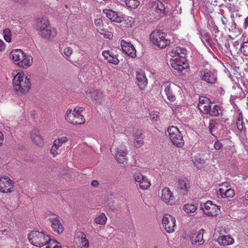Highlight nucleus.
Listing matches in <instances>:
<instances>
[{
    "mask_svg": "<svg viewBox=\"0 0 248 248\" xmlns=\"http://www.w3.org/2000/svg\"><path fill=\"white\" fill-rule=\"evenodd\" d=\"M162 87L164 88V92L168 99L170 102H174L175 100V96L171 88V83L170 82L165 83Z\"/></svg>",
    "mask_w": 248,
    "mask_h": 248,
    "instance_id": "24",
    "label": "nucleus"
},
{
    "mask_svg": "<svg viewBox=\"0 0 248 248\" xmlns=\"http://www.w3.org/2000/svg\"><path fill=\"white\" fill-rule=\"evenodd\" d=\"M219 235L217 239L218 244L223 247L232 245L234 243V240L230 235L224 234L222 231L218 232Z\"/></svg>",
    "mask_w": 248,
    "mask_h": 248,
    "instance_id": "15",
    "label": "nucleus"
},
{
    "mask_svg": "<svg viewBox=\"0 0 248 248\" xmlns=\"http://www.w3.org/2000/svg\"><path fill=\"white\" fill-rule=\"evenodd\" d=\"M214 148L216 150H220L223 148V144L218 140L215 141L214 145Z\"/></svg>",
    "mask_w": 248,
    "mask_h": 248,
    "instance_id": "49",
    "label": "nucleus"
},
{
    "mask_svg": "<svg viewBox=\"0 0 248 248\" xmlns=\"http://www.w3.org/2000/svg\"><path fill=\"white\" fill-rule=\"evenodd\" d=\"M133 178L137 186L143 190L147 189L151 186V183L147 177L142 175L140 172L133 174Z\"/></svg>",
    "mask_w": 248,
    "mask_h": 248,
    "instance_id": "8",
    "label": "nucleus"
},
{
    "mask_svg": "<svg viewBox=\"0 0 248 248\" xmlns=\"http://www.w3.org/2000/svg\"><path fill=\"white\" fill-rule=\"evenodd\" d=\"M156 9L160 11V13L163 14L164 13L165 10V7L164 4L161 1H158L156 2Z\"/></svg>",
    "mask_w": 248,
    "mask_h": 248,
    "instance_id": "43",
    "label": "nucleus"
},
{
    "mask_svg": "<svg viewBox=\"0 0 248 248\" xmlns=\"http://www.w3.org/2000/svg\"><path fill=\"white\" fill-rule=\"evenodd\" d=\"M194 165L198 168H202L205 164V161L199 157L196 156L193 161Z\"/></svg>",
    "mask_w": 248,
    "mask_h": 248,
    "instance_id": "37",
    "label": "nucleus"
},
{
    "mask_svg": "<svg viewBox=\"0 0 248 248\" xmlns=\"http://www.w3.org/2000/svg\"><path fill=\"white\" fill-rule=\"evenodd\" d=\"M137 79L139 88L141 90H144L147 85L146 76L142 73H138L137 74Z\"/></svg>",
    "mask_w": 248,
    "mask_h": 248,
    "instance_id": "27",
    "label": "nucleus"
},
{
    "mask_svg": "<svg viewBox=\"0 0 248 248\" xmlns=\"http://www.w3.org/2000/svg\"><path fill=\"white\" fill-rule=\"evenodd\" d=\"M127 153V149L124 145H121L116 149L115 154V159L122 167L124 166L126 163Z\"/></svg>",
    "mask_w": 248,
    "mask_h": 248,
    "instance_id": "14",
    "label": "nucleus"
},
{
    "mask_svg": "<svg viewBox=\"0 0 248 248\" xmlns=\"http://www.w3.org/2000/svg\"><path fill=\"white\" fill-rule=\"evenodd\" d=\"M13 86L14 90L18 93L25 94L31 89L30 78L23 72H18L13 79Z\"/></svg>",
    "mask_w": 248,
    "mask_h": 248,
    "instance_id": "1",
    "label": "nucleus"
},
{
    "mask_svg": "<svg viewBox=\"0 0 248 248\" xmlns=\"http://www.w3.org/2000/svg\"><path fill=\"white\" fill-rule=\"evenodd\" d=\"M108 58L109 59L108 60V62L109 63H111L117 65L120 62V61L118 59L117 56L116 55H114L113 54H112V55L110 57H108Z\"/></svg>",
    "mask_w": 248,
    "mask_h": 248,
    "instance_id": "41",
    "label": "nucleus"
},
{
    "mask_svg": "<svg viewBox=\"0 0 248 248\" xmlns=\"http://www.w3.org/2000/svg\"><path fill=\"white\" fill-rule=\"evenodd\" d=\"M127 20L129 22V25L131 26L134 23V19L131 17H128L127 18Z\"/></svg>",
    "mask_w": 248,
    "mask_h": 248,
    "instance_id": "61",
    "label": "nucleus"
},
{
    "mask_svg": "<svg viewBox=\"0 0 248 248\" xmlns=\"http://www.w3.org/2000/svg\"><path fill=\"white\" fill-rule=\"evenodd\" d=\"M121 46L123 51L129 56L134 58L136 56V50L130 43L127 42L124 40L121 41Z\"/></svg>",
    "mask_w": 248,
    "mask_h": 248,
    "instance_id": "16",
    "label": "nucleus"
},
{
    "mask_svg": "<svg viewBox=\"0 0 248 248\" xmlns=\"http://www.w3.org/2000/svg\"><path fill=\"white\" fill-rule=\"evenodd\" d=\"M112 55V53L110 52L109 50L107 51H103L102 52V55L105 58L106 60L109 59L108 57H110Z\"/></svg>",
    "mask_w": 248,
    "mask_h": 248,
    "instance_id": "47",
    "label": "nucleus"
},
{
    "mask_svg": "<svg viewBox=\"0 0 248 248\" xmlns=\"http://www.w3.org/2000/svg\"><path fill=\"white\" fill-rule=\"evenodd\" d=\"M14 190V182L8 176L0 177V191L3 193L12 192Z\"/></svg>",
    "mask_w": 248,
    "mask_h": 248,
    "instance_id": "13",
    "label": "nucleus"
},
{
    "mask_svg": "<svg viewBox=\"0 0 248 248\" xmlns=\"http://www.w3.org/2000/svg\"><path fill=\"white\" fill-rule=\"evenodd\" d=\"M218 197L221 198H232L235 195V191L234 189L229 188L226 190L223 188H219L217 192Z\"/></svg>",
    "mask_w": 248,
    "mask_h": 248,
    "instance_id": "23",
    "label": "nucleus"
},
{
    "mask_svg": "<svg viewBox=\"0 0 248 248\" xmlns=\"http://www.w3.org/2000/svg\"><path fill=\"white\" fill-rule=\"evenodd\" d=\"M72 53L73 49L69 46L65 47L63 51V55L67 60H69Z\"/></svg>",
    "mask_w": 248,
    "mask_h": 248,
    "instance_id": "38",
    "label": "nucleus"
},
{
    "mask_svg": "<svg viewBox=\"0 0 248 248\" xmlns=\"http://www.w3.org/2000/svg\"><path fill=\"white\" fill-rule=\"evenodd\" d=\"M198 33L200 35V38L202 43H204L203 39L207 41L209 38L208 32L206 30L200 28H198Z\"/></svg>",
    "mask_w": 248,
    "mask_h": 248,
    "instance_id": "34",
    "label": "nucleus"
},
{
    "mask_svg": "<svg viewBox=\"0 0 248 248\" xmlns=\"http://www.w3.org/2000/svg\"><path fill=\"white\" fill-rule=\"evenodd\" d=\"M89 246V243L88 239L86 238V235L82 234L80 240V248H88Z\"/></svg>",
    "mask_w": 248,
    "mask_h": 248,
    "instance_id": "36",
    "label": "nucleus"
},
{
    "mask_svg": "<svg viewBox=\"0 0 248 248\" xmlns=\"http://www.w3.org/2000/svg\"><path fill=\"white\" fill-rule=\"evenodd\" d=\"M170 107L171 108L172 111L175 113L179 112L181 109V108L179 106L176 104H171Z\"/></svg>",
    "mask_w": 248,
    "mask_h": 248,
    "instance_id": "46",
    "label": "nucleus"
},
{
    "mask_svg": "<svg viewBox=\"0 0 248 248\" xmlns=\"http://www.w3.org/2000/svg\"><path fill=\"white\" fill-rule=\"evenodd\" d=\"M90 94L91 98L92 99L94 100L98 103H101L103 98L102 92L100 90H94L92 92H91Z\"/></svg>",
    "mask_w": 248,
    "mask_h": 248,
    "instance_id": "31",
    "label": "nucleus"
},
{
    "mask_svg": "<svg viewBox=\"0 0 248 248\" xmlns=\"http://www.w3.org/2000/svg\"><path fill=\"white\" fill-rule=\"evenodd\" d=\"M211 31L214 32L215 33H217L219 32V30L217 25H216L214 23H212L211 26Z\"/></svg>",
    "mask_w": 248,
    "mask_h": 248,
    "instance_id": "50",
    "label": "nucleus"
},
{
    "mask_svg": "<svg viewBox=\"0 0 248 248\" xmlns=\"http://www.w3.org/2000/svg\"><path fill=\"white\" fill-rule=\"evenodd\" d=\"M170 55L172 58H181L184 60V58H186V49L183 47H176L171 50Z\"/></svg>",
    "mask_w": 248,
    "mask_h": 248,
    "instance_id": "25",
    "label": "nucleus"
},
{
    "mask_svg": "<svg viewBox=\"0 0 248 248\" xmlns=\"http://www.w3.org/2000/svg\"><path fill=\"white\" fill-rule=\"evenodd\" d=\"M200 208L209 216H216L220 212V206L213 204L211 201H207L203 205H201Z\"/></svg>",
    "mask_w": 248,
    "mask_h": 248,
    "instance_id": "10",
    "label": "nucleus"
},
{
    "mask_svg": "<svg viewBox=\"0 0 248 248\" xmlns=\"http://www.w3.org/2000/svg\"><path fill=\"white\" fill-rule=\"evenodd\" d=\"M166 34L159 31H155L150 35L151 41L156 46L163 48L170 43V40L166 38Z\"/></svg>",
    "mask_w": 248,
    "mask_h": 248,
    "instance_id": "6",
    "label": "nucleus"
},
{
    "mask_svg": "<svg viewBox=\"0 0 248 248\" xmlns=\"http://www.w3.org/2000/svg\"><path fill=\"white\" fill-rule=\"evenodd\" d=\"M243 116L241 113H239L238 117L237 118V121L236 122V124H243V122L242 121Z\"/></svg>",
    "mask_w": 248,
    "mask_h": 248,
    "instance_id": "52",
    "label": "nucleus"
},
{
    "mask_svg": "<svg viewBox=\"0 0 248 248\" xmlns=\"http://www.w3.org/2000/svg\"><path fill=\"white\" fill-rule=\"evenodd\" d=\"M14 1L20 3L21 4H24L28 3V0H14Z\"/></svg>",
    "mask_w": 248,
    "mask_h": 248,
    "instance_id": "54",
    "label": "nucleus"
},
{
    "mask_svg": "<svg viewBox=\"0 0 248 248\" xmlns=\"http://www.w3.org/2000/svg\"><path fill=\"white\" fill-rule=\"evenodd\" d=\"M3 38L5 41L10 43L12 41V32L10 29L5 28L3 31Z\"/></svg>",
    "mask_w": 248,
    "mask_h": 248,
    "instance_id": "33",
    "label": "nucleus"
},
{
    "mask_svg": "<svg viewBox=\"0 0 248 248\" xmlns=\"http://www.w3.org/2000/svg\"><path fill=\"white\" fill-rule=\"evenodd\" d=\"M141 0H125L126 5L131 9L137 8L140 4Z\"/></svg>",
    "mask_w": 248,
    "mask_h": 248,
    "instance_id": "35",
    "label": "nucleus"
},
{
    "mask_svg": "<svg viewBox=\"0 0 248 248\" xmlns=\"http://www.w3.org/2000/svg\"><path fill=\"white\" fill-rule=\"evenodd\" d=\"M201 79L209 84H214L217 81L216 74L207 68H202L200 72Z\"/></svg>",
    "mask_w": 248,
    "mask_h": 248,
    "instance_id": "9",
    "label": "nucleus"
},
{
    "mask_svg": "<svg viewBox=\"0 0 248 248\" xmlns=\"http://www.w3.org/2000/svg\"><path fill=\"white\" fill-rule=\"evenodd\" d=\"M5 44L4 42L0 39V52H2L5 49Z\"/></svg>",
    "mask_w": 248,
    "mask_h": 248,
    "instance_id": "51",
    "label": "nucleus"
},
{
    "mask_svg": "<svg viewBox=\"0 0 248 248\" xmlns=\"http://www.w3.org/2000/svg\"><path fill=\"white\" fill-rule=\"evenodd\" d=\"M204 230L201 229L198 232H195L192 233L190 236V240L193 244L197 245H201L204 242L203 238V234Z\"/></svg>",
    "mask_w": 248,
    "mask_h": 248,
    "instance_id": "17",
    "label": "nucleus"
},
{
    "mask_svg": "<svg viewBox=\"0 0 248 248\" xmlns=\"http://www.w3.org/2000/svg\"><path fill=\"white\" fill-rule=\"evenodd\" d=\"M144 136L141 131L137 130L134 134V140L135 146L137 147H140L144 143Z\"/></svg>",
    "mask_w": 248,
    "mask_h": 248,
    "instance_id": "28",
    "label": "nucleus"
},
{
    "mask_svg": "<svg viewBox=\"0 0 248 248\" xmlns=\"http://www.w3.org/2000/svg\"><path fill=\"white\" fill-rule=\"evenodd\" d=\"M218 91L219 92L220 94H224L225 93V91L222 87H219L218 89Z\"/></svg>",
    "mask_w": 248,
    "mask_h": 248,
    "instance_id": "60",
    "label": "nucleus"
},
{
    "mask_svg": "<svg viewBox=\"0 0 248 248\" xmlns=\"http://www.w3.org/2000/svg\"><path fill=\"white\" fill-rule=\"evenodd\" d=\"M244 28L247 29L248 28V16L246 17L244 21Z\"/></svg>",
    "mask_w": 248,
    "mask_h": 248,
    "instance_id": "56",
    "label": "nucleus"
},
{
    "mask_svg": "<svg viewBox=\"0 0 248 248\" xmlns=\"http://www.w3.org/2000/svg\"><path fill=\"white\" fill-rule=\"evenodd\" d=\"M107 220V217L104 213H101L100 215L96 217L94 219L95 222L96 224L100 225L105 224Z\"/></svg>",
    "mask_w": 248,
    "mask_h": 248,
    "instance_id": "32",
    "label": "nucleus"
},
{
    "mask_svg": "<svg viewBox=\"0 0 248 248\" xmlns=\"http://www.w3.org/2000/svg\"><path fill=\"white\" fill-rule=\"evenodd\" d=\"M3 135L2 133L0 131V146L2 145L3 141Z\"/></svg>",
    "mask_w": 248,
    "mask_h": 248,
    "instance_id": "57",
    "label": "nucleus"
},
{
    "mask_svg": "<svg viewBox=\"0 0 248 248\" xmlns=\"http://www.w3.org/2000/svg\"><path fill=\"white\" fill-rule=\"evenodd\" d=\"M150 115V118L155 121H157L159 119V112L157 111H153Z\"/></svg>",
    "mask_w": 248,
    "mask_h": 248,
    "instance_id": "45",
    "label": "nucleus"
},
{
    "mask_svg": "<svg viewBox=\"0 0 248 248\" xmlns=\"http://www.w3.org/2000/svg\"><path fill=\"white\" fill-rule=\"evenodd\" d=\"M91 185L93 186H96L98 185V182L96 180H93L92 182Z\"/></svg>",
    "mask_w": 248,
    "mask_h": 248,
    "instance_id": "62",
    "label": "nucleus"
},
{
    "mask_svg": "<svg viewBox=\"0 0 248 248\" xmlns=\"http://www.w3.org/2000/svg\"><path fill=\"white\" fill-rule=\"evenodd\" d=\"M221 22L224 25V26H226V18L224 16H222L221 18Z\"/></svg>",
    "mask_w": 248,
    "mask_h": 248,
    "instance_id": "59",
    "label": "nucleus"
},
{
    "mask_svg": "<svg viewBox=\"0 0 248 248\" xmlns=\"http://www.w3.org/2000/svg\"><path fill=\"white\" fill-rule=\"evenodd\" d=\"M68 141L67 138L65 137H63L60 139L56 140L54 141L55 145H57L59 147H61L62 144Z\"/></svg>",
    "mask_w": 248,
    "mask_h": 248,
    "instance_id": "40",
    "label": "nucleus"
},
{
    "mask_svg": "<svg viewBox=\"0 0 248 248\" xmlns=\"http://www.w3.org/2000/svg\"><path fill=\"white\" fill-rule=\"evenodd\" d=\"M220 231H222L223 233H224V234H226L229 233V230L228 228H224L221 230Z\"/></svg>",
    "mask_w": 248,
    "mask_h": 248,
    "instance_id": "63",
    "label": "nucleus"
},
{
    "mask_svg": "<svg viewBox=\"0 0 248 248\" xmlns=\"http://www.w3.org/2000/svg\"><path fill=\"white\" fill-rule=\"evenodd\" d=\"M48 220L51 223V227L55 232L58 234H61L63 232L64 230L63 224L58 216L51 213Z\"/></svg>",
    "mask_w": 248,
    "mask_h": 248,
    "instance_id": "11",
    "label": "nucleus"
},
{
    "mask_svg": "<svg viewBox=\"0 0 248 248\" xmlns=\"http://www.w3.org/2000/svg\"><path fill=\"white\" fill-rule=\"evenodd\" d=\"M49 26L50 25L48 20L46 18H42L37 21L35 26V30L38 32V34L41 36V34H44L43 31Z\"/></svg>",
    "mask_w": 248,
    "mask_h": 248,
    "instance_id": "19",
    "label": "nucleus"
},
{
    "mask_svg": "<svg viewBox=\"0 0 248 248\" xmlns=\"http://www.w3.org/2000/svg\"><path fill=\"white\" fill-rule=\"evenodd\" d=\"M221 186H224L225 187L227 188H230V187L231 186V185L229 182L223 183Z\"/></svg>",
    "mask_w": 248,
    "mask_h": 248,
    "instance_id": "58",
    "label": "nucleus"
},
{
    "mask_svg": "<svg viewBox=\"0 0 248 248\" xmlns=\"http://www.w3.org/2000/svg\"><path fill=\"white\" fill-rule=\"evenodd\" d=\"M178 188L180 192L183 194H186L190 187V185L186 177H182L178 180Z\"/></svg>",
    "mask_w": 248,
    "mask_h": 248,
    "instance_id": "20",
    "label": "nucleus"
},
{
    "mask_svg": "<svg viewBox=\"0 0 248 248\" xmlns=\"http://www.w3.org/2000/svg\"><path fill=\"white\" fill-rule=\"evenodd\" d=\"M43 32H44V34H41V36L46 39L54 37L56 34V30L50 26L45 29Z\"/></svg>",
    "mask_w": 248,
    "mask_h": 248,
    "instance_id": "30",
    "label": "nucleus"
},
{
    "mask_svg": "<svg viewBox=\"0 0 248 248\" xmlns=\"http://www.w3.org/2000/svg\"><path fill=\"white\" fill-rule=\"evenodd\" d=\"M215 125H209V130L210 131L211 133H212L211 129L212 128V126L214 127Z\"/></svg>",
    "mask_w": 248,
    "mask_h": 248,
    "instance_id": "64",
    "label": "nucleus"
},
{
    "mask_svg": "<svg viewBox=\"0 0 248 248\" xmlns=\"http://www.w3.org/2000/svg\"><path fill=\"white\" fill-rule=\"evenodd\" d=\"M59 147H60L57 145H55V143H53V146L50 150V152L54 157L56 156V155L58 154L57 150Z\"/></svg>",
    "mask_w": 248,
    "mask_h": 248,
    "instance_id": "44",
    "label": "nucleus"
},
{
    "mask_svg": "<svg viewBox=\"0 0 248 248\" xmlns=\"http://www.w3.org/2000/svg\"><path fill=\"white\" fill-rule=\"evenodd\" d=\"M240 50L245 56H248V41L244 42L241 46Z\"/></svg>",
    "mask_w": 248,
    "mask_h": 248,
    "instance_id": "39",
    "label": "nucleus"
},
{
    "mask_svg": "<svg viewBox=\"0 0 248 248\" xmlns=\"http://www.w3.org/2000/svg\"><path fill=\"white\" fill-rule=\"evenodd\" d=\"M211 103L210 99L205 96L199 98L198 108L203 114H209L212 116H217L219 114L220 108L219 106L215 105L211 108Z\"/></svg>",
    "mask_w": 248,
    "mask_h": 248,
    "instance_id": "3",
    "label": "nucleus"
},
{
    "mask_svg": "<svg viewBox=\"0 0 248 248\" xmlns=\"http://www.w3.org/2000/svg\"><path fill=\"white\" fill-rule=\"evenodd\" d=\"M3 237L6 238H10L11 237L10 232L8 230L4 229L0 230V238L2 239Z\"/></svg>",
    "mask_w": 248,
    "mask_h": 248,
    "instance_id": "42",
    "label": "nucleus"
},
{
    "mask_svg": "<svg viewBox=\"0 0 248 248\" xmlns=\"http://www.w3.org/2000/svg\"><path fill=\"white\" fill-rule=\"evenodd\" d=\"M103 12V13L106 15V16L111 21L118 23L121 21V18L118 16L116 12L108 9H104Z\"/></svg>",
    "mask_w": 248,
    "mask_h": 248,
    "instance_id": "26",
    "label": "nucleus"
},
{
    "mask_svg": "<svg viewBox=\"0 0 248 248\" xmlns=\"http://www.w3.org/2000/svg\"><path fill=\"white\" fill-rule=\"evenodd\" d=\"M238 129L242 132H244L245 131V128H244V125H236Z\"/></svg>",
    "mask_w": 248,
    "mask_h": 248,
    "instance_id": "53",
    "label": "nucleus"
},
{
    "mask_svg": "<svg viewBox=\"0 0 248 248\" xmlns=\"http://www.w3.org/2000/svg\"><path fill=\"white\" fill-rule=\"evenodd\" d=\"M161 200L165 203H171L174 196L168 187H164L162 189Z\"/></svg>",
    "mask_w": 248,
    "mask_h": 248,
    "instance_id": "22",
    "label": "nucleus"
},
{
    "mask_svg": "<svg viewBox=\"0 0 248 248\" xmlns=\"http://www.w3.org/2000/svg\"><path fill=\"white\" fill-rule=\"evenodd\" d=\"M175 222V217L169 214H165L162 220L164 229L169 233L174 232L176 226Z\"/></svg>",
    "mask_w": 248,
    "mask_h": 248,
    "instance_id": "12",
    "label": "nucleus"
},
{
    "mask_svg": "<svg viewBox=\"0 0 248 248\" xmlns=\"http://www.w3.org/2000/svg\"><path fill=\"white\" fill-rule=\"evenodd\" d=\"M237 200L239 202H241L244 205L247 204L248 199H247V197H246V196L237 198Z\"/></svg>",
    "mask_w": 248,
    "mask_h": 248,
    "instance_id": "48",
    "label": "nucleus"
},
{
    "mask_svg": "<svg viewBox=\"0 0 248 248\" xmlns=\"http://www.w3.org/2000/svg\"><path fill=\"white\" fill-rule=\"evenodd\" d=\"M198 206L195 204L187 203L183 206V210L188 215H194L197 210Z\"/></svg>",
    "mask_w": 248,
    "mask_h": 248,
    "instance_id": "29",
    "label": "nucleus"
},
{
    "mask_svg": "<svg viewBox=\"0 0 248 248\" xmlns=\"http://www.w3.org/2000/svg\"><path fill=\"white\" fill-rule=\"evenodd\" d=\"M10 57L16 64L24 68H28L33 63L32 56L20 49L13 50L10 53Z\"/></svg>",
    "mask_w": 248,
    "mask_h": 248,
    "instance_id": "2",
    "label": "nucleus"
},
{
    "mask_svg": "<svg viewBox=\"0 0 248 248\" xmlns=\"http://www.w3.org/2000/svg\"><path fill=\"white\" fill-rule=\"evenodd\" d=\"M102 23V21L100 19H96L94 20V24L96 26H100Z\"/></svg>",
    "mask_w": 248,
    "mask_h": 248,
    "instance_id": "55",
    "label": "nucleus"
},
{
    "mask_svg": "<svg viewBox=\"0 0 248 248\" xmlns=\"http://www.w3.org/2000/svg\"><path fill=\"white\" fill-rule=\"evenodd\" d=\"M84 111L82 107H77L73 110L68 108L66 112L65 118L71 124H82L86 121L81 113Z\"/></svg>",
    "mask_w": 248,
    "mask_h": 248,
    "instance_id": "4",
    "label": "nucleus"
},
{
    "mask_svg": "<svg viewBox=\"0 0 248 248\" xmlns=\"http://www.w3.org/2000/svg\"><path fill=\"white\" fill-rule=\"evenodd\" d=\"M186 61V58L181 59V58H173L170 61V63L172 68L178 71L179 72H182L184 69L183 65L185 63Z\"/></svg>",
    "mask_w": 248,
    "mask_h": 248,
    "instance_id": "18",
    "label": "nucleus"
},
{
    "mask_svg": "<svg viewBox=\"0 0 248 248\" xmlns=\"http://www.w3.org/2000/svg\"><path fill=\"white\" fill-rule=\"evenodd\" d=\"M29 242L33 246L42 247L47 245L50 240V236L43 232L32 231L28 234Z\"/></svg>",
    "mask_w": 248,
    "mask_h": 248,
    "instance_id": "5",
    "label": "nucleus"
},
{
    "mask_svg": "<svg viewBox=\"0 0 248 248\" xmlns=\"http://www.w3.org/2000/svg\"><path fill=\"white\" fill-rule=\"evenodd\" d=\"M31 139L37 146H42L44 144V140L40 134L39 131L37 129L33 130L31 133Z\"/></svg>",
    "mask_w": 248,
    "mask_h": 248,
    "instance_id": "21",
    "label": "nucleus"
},
{
    "mask_svg": "<svg viewBox=\"0 0 248 248\" xmlns=\"http://www.w3.org/2000/svg\"><path fill=\"white\" fill-rule=\"evenodd\" d=\"M168 136L173 145L178 147H182L184 145V140L179 129L172 125L168 128Z\"/></svg>",
    "mask_w": 248,
    "mask_h": 248,
    "instance_id": "7",
    "label": "nucleus"
}]
</instances>
